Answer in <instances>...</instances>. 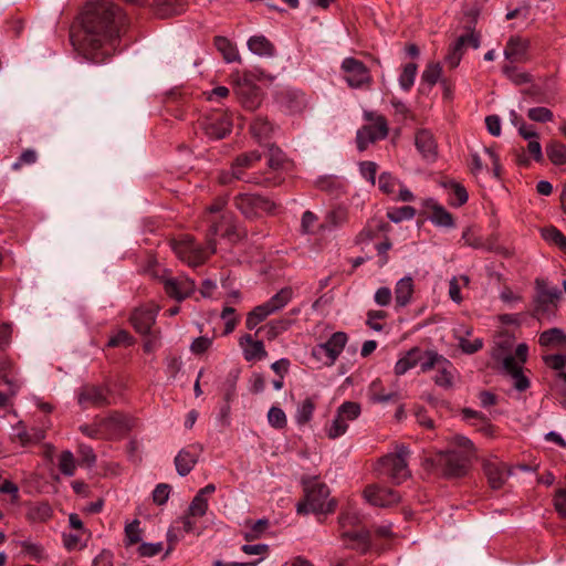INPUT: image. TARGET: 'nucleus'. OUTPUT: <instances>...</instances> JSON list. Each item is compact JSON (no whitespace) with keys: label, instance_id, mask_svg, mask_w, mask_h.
<instances>
[{"label":"nucleus","instance_id":"7c9ffc66","mask_svg":"<svg viewBox=\"0 0 566 566\" xmlns=\"http://www.w3.org/2000/svg\"><path fill=\"white\" fill-rule=\"evenodd\" d=\"M367 396L373 403H388L398 399V394L390 391L386 392L382 388L380 379H375L368 388Z\"/></svg>","mask_w":566,"mask_h":566},{"label":"nucleus","instance_id":"cd10ccee","mask_svg":"<svg viewBox=\"0 0 566 566\" xmlns=\"http://www.w3.org/2000/svg\"><path fill=\"white\" fill-rule=\"evenodd\" d=\"M538 344L546 348L565 349L566 333L558 327L546 329L539 334Z\"/></svg>","mask_w":566,"mask_h":566},{"label":"nucleus","instance_id":"ddd939ff","mask_svg":"<svg viewBox=\"0 0 566 566\" xmlns=\"http://www.w3.org/2000/svg\"><path fill=\"white\" fill-rule=\"evenodd\" d=\"M234 180H242L245 182L262 185V186H275L280 184L275 177H271L266 174H250L247 175L243 170H239L233 164L230 170L221 171L219 175V182L222 185H230Z\"/></svg>","mask_w":566,"mask_h":566},{"label":"nucleus","instance_id":"a18cd8bd","mask_svg":"<svg viewBox=\"0 0 566 566\" xmlns=\"http://www.w3.org/2000/svg\"><path fill=\"white\" fill-rule=\"evenodd\" d=\"M251 132L259 142H262L271 136L273 125L266 118L258 117L251 125Z\"/></svg>","mask_w":566,"mask_h":566},{"label":"nucleus","instance_id":"72a5a7b5","mask_svg":"<svg viewBox=\"0 0 566 566\" xmlns=\"http://www.w3.org/2000/svg\"><path fill=\"white\" fill-rule=\"evenodd\" d=\"M420 347H412L395 365V374L397 376L405 375L411 368L418 366L420 359Z\"/></svg>","mask_w":566,"mask_h":566},{"label":"nucleus","instance_id":"aec40b11","mask_svg":"<svg viewBox=\"0 0 566 566\" xmlns=\"http://www.w3.org/2000/svg\"><path fill=\"white\" fill-rule=\"evenodd\" d=\"M157 313L158 308L156 306L136 308L129 318L134 329L142 335L148 334L156 322Z\"/></svg>","mask_w":566,"mask_h":566},{"label":"nucleus","instance_id":"052dcab7","mask_svg":"<svg viewBox=\"0 0 566 566\" xmlns=\"http://www.w3.org/2000/svg\"><path fill=\"white\" fill-rule=\"evenodd\" d=\"M360 524V518L356 512L346 511L342 512L338 517V525L340 533L343 531H352L350 528L358 527Z\"/></svg>","mask_w":566,"mask_h":566},{"label":"nucleus","instance_id":"2f4dec72","mask_svg":"<svg viewBox=\"0 0 566 566\" xmlns=\"http://www.w3.org/2000/svg\"><path fill=\"white\" fill-rule=\"evenodd\" d=\"M442 360L446 363V365H437V367L434 368L437 370V375L434 376L433 380L437 386L449 389L453 386L455 369L449 359L443 357Z\"/></svg>","mask_w":566,"mask_h":566},{"label":"nucleus","instance_id":"de8ad7c7","mask_svg":"<svg viewBox=\"0 0 566 566\" xmlns=\"http://www.w3.org/2000/svg\"><path fill=\"white\" fill-rule=\"evenodd\" d=\"M400 184V180L388 171H384L379 175L378 188L385 195H394L396 192V188L399 187Z\"/></svg>","mask_w":566,"mask_h":566},{"label":"nucleus","instance_id":"c03bdc74","mask_svg":"<svg viewBox=\"0 0 566 566\" xmlns=\"http://www.w3.org/2000/svg\"><path fill=\"white\" fill-rule=\"evenodd\" d=\"M285 106L291 113H300L306 107L304 93L291 91L285 94Z\"/></svg>","mask_w":566,"mask_h":566},{"label":"nucleus","instance_id":"4468645a","mask_svg":"<svg viewBox=\"0 0 566 566\" xmlns=\"http://www.w3.org/2000/svg\"><path fill=\"white\" fill-rule=\"evenodd\" d=\"M200 125L205 130V134L212 139L224 138L232 128L231 118L227 114L220 112L206 116L201 120Z\"/></svg>","mask_w":566,"mask_h":566},{"label":"nucleus","instance_id":"393cba45","mask_svg":"<svg viewBox=\"0 0 566 566\" xmlns=\"http://www.w3.org/2000/svg\"><path fill=\"white\" fill-rule=\"evenodd\" d=\"M340 538L352 543L347 545V547L360 551L361 553H366L371 545L370 532L364 527L353 531H343Z\"/></svg>","mask_w":566,"mask_h":566},{"label":"nucleus","instance_id":"f8f14e48","mask_svg":"<svg viewBox=\"0 0 566 566\" xmlns=\"http://www.w3.org/2000/svg\"><path fill=\"white\" fill-rule=\"evenodd\" d=\"M111 390L107 386L87 384L77 392V402L83 408L104 407L109 405Z\"/></svg>","mask_w":566,"mask_h":566},{"label":"nucleus","instance_id":"39448f33","mask_svg":"<svg viewBox=\"0 0 566 566\" xmlns=\"http://www.w3.org/2000/svg\"><path fill=\"white\" fill-rule=\"evenodd\" d=\"M535 290L533 316L538 321H551L556 315L560 291L557 286H551L545 279L541 277L535 280Z\"/></svg>","mask_w":566,"mask_h":566},{"label":"nucleus","instance_id":"79ce46f5","mask_svg":"<svg viewBox=\"0 0 566 566\" xmlns=\"http://www.w3.org/2000/svg\"><path fill=\"white\" fill-rule=\"evenodd\" d=\"M262 155L258 150H252L249 153H244L239 155L235 160L233 161V165L239 168V170H243L245 174L247 169H252L255 167V165L261 160Z\"/></svg>","mask_w":566,"mask_h":566},{"label":"nucleus","instance_id":"6e6d98bb","mask_svg":"<svg viewBox=\"0 0 566 566\" xmlns=\"http://www.w3.org/2000/svg\"><path fill=\"white\" fill-rule=\"evenodd\" d=\"M416 216V209L411 206L394 208L387 212V218L395 223L411 220Z\"/></svg>","mask_w":566,"mask_h":566},{"label":"nucleus","instance_id":"9b49d317","mask_svg":"<svg viewBox=\"0 0 566 566\" xmlns=\"http://www.w3.org/2000/svg\"><path fill=\"white\" fill-rule=\"evenodd\" d=\"M347 343V335L343 332L334 333L327 342L316 345L312 349V355L326 366H332L343 352Z\"/></svg>","mask_w":566,"mask_h":566},{"label":"nucleus","instance_id":"2eb2a0df","mask_svg":"<svg viewBox=\"0 0 566 566\" xmlns=\"http://www.w3.org/2000/svg\"><path fill=\"white\" fill-rule=\"evenodd\" d=\"M99 419L105 439L120 438L134 426L133 419L119 412H113L109 417Z\"/></svg>","mask_w":566,"mask_h":566},{"label":"nucleus","instance_id":"a878e982","mask_svg":"<svg viewBox=\"0 0 566 566\" xmlns=\"http://www.w3.org/2000/svg\"><path fill=\"white\" fill-rule=\"evenodd\" d=\"M239 344L243 349L244 359L248 361L261 360L268 356L263 342L254 340L250 334L241 336Z\"/></svg>","mask_w":566,"mask_h":566},{"label":"nucleus","instance_id":"c85d7f7f","mask_svg":"<svg viewBox=\"0 0 566 566\" xmlns=\"http://www.w3.org/2000/svg\"><path fill=\"white\" fill-rule=\"evenodd\" d=\"M415 144L418 149V151L426 158V159H434L437 156V145L433 139L432 134L427 129H421L417 132L415 137Z\"/></svg>","mask_w":566,"mask_h":566},{"label":"nucleus","instance_id":"9d476101","mask_svg":"<svg viewBox=\"0 0 566 566\" xmlns=\"http://www.w3.org/2000/svg\"><path fill=\"white\" fill-rule=\"evenodd\" d=\"M234 205L247 218H254L263 212L271 213L276 208L269 198L252 193L238 195L234 198Z\"/></svg>","mask_w":566,"mask_h":566},{"label":"nucleus","instance_id":"603ef678","mask_svg":"<svg viewBox=\"0 0 566 566\" xmlns=\"http://www.w3.org/2000/svg\"><path fill=\"white\" fill-rule=\"evenodd\" d=\"M348 429V421L336 411V416L332 423L326 428V434L329 439H337L346 433Z\"/></svg>","mask_w":566,"mask_h":566},{"label":"nucleus","instance_id":"8fccbe9b","mask_svg":"<svg viewBox=\"0 0 566 566\" xmlns=\"http://www.w3.org/2000/svg\"><path fill=\"white\" fill-rule=\"evenodd\" d=\"M542 237L545 241L557 245L563 252L566 253V237L555 227L544 228Z\"/></svg>","mask_w":566,"mask_h":566},{"label":"nucleus","instance_id":"6ab92c4d","mask_svg":"<svg viewBox=\"0 0 566 566\" xmlns=\"http://www.w3.org/2000/svg\"><path fill=\"white\" fill-rule=\"evenodd\" d=\"M483 470L488 478L489 485L493 490L501 489L510 474L506 464L496 458L488 459L483 462Z\"/></svg>","mask_w":566,"mask_h":566},{"label":"nucleus","instance_id":"7ed1b4c3","mask_svg":"<svg viewBox=\"0 0 566 566\" xmlns=\"http://www.w3.org/2000/svg\"><path fill=\"white\" fill-rule=\"evenodd\" d=\"M304 500L296 504L298 514H327L336 507L335 500L326 501L329 496V489L326 484L316 480L308 482L304 486Z\"/></svg>","mask_w":566,"mask_h":566},{"label":"nucleus","instance_id":"338daca9","mask_svg":"<svg viewBox=\"0 0 566 566\" xmlns=\"http://www.w3.org/2000/svg\"><path fill=\"white\" fill-rule=\"evenodd\" d=\"M208 501L201 495H197L192 499L187 513L191 516L201 517L207 513Z\"/></svg>","mask_w":566,"mask_h":566},{"label":"nucleus","instance_id":"69168bd1","mask_svg":"<svg viewBox=\"0 0 566 566\" xmlns=\"http://www.w3.org/2000/svg\"><path fill=\"white\" fill-rule=\"evenodd\" d=\"M20 546L31 559L40 562L44 558V548L40 544L22 541Z\"/></svg>","mask_w":566,"mask_h":566},{"label":"nucleus","instance_id":"4d7b16f0","mask_svg":"<svg viewBox=\"0 0 566 566\" xmlns=\"http://www.w3.org/2000/svg\"><path fill=\"white\" fill-rule=\"evenodd\" d=\"M416 74L417 64L408 63L405 65L399 76V85L403 91H409L413 86Z\"/></svg>","mask_w":566,"mask_h":566},{"label":"nucleus","instance_id":"0e129e2a","mask_svg":"<svg viewBox=\"0 0 566 566\" xmlns=\"http://www.w3.org/2000/svg\"><path fill=\"white\" fill-rule=\"evenodd\" d=\"M442 69L438 63H431L427 65L426 70L422 72L421 80L423 83L429 86H433L441 76Z\"/></svg>","mask_w":566,"mask_h":566},{"label":"nucleus","instance_id":"c9c22d12","mask_svg":"<svg viewBox=\"0 0 566 566\" xmlns=\"http://www.w3.org/2000/svg\"><path fill=\"white\" fill-rule=\"evenodd\" d=\"M291 325L292 321L290 318L272 319L271 322L259 328L258 332L263 331L265 333V337L269 340H273L279 335L287 331Z\"/></svg>","mask_w":566,"mask_h":566},{"label":"nucleus","instance_id":"5701e85b","mask_svg":"<svg viewBox=\"0 0 566 566\" xmlns=\"http://www.w3.org/2000/svg\"><path fill=\"white\" fill-rule=\"evenodd\" d=\"M503 369L512 377L516 390L524 391L530 387V380L524 376L522 365L514 356H506L503 359Z\"/></svg>","mask_w":566,"mask_h":566},{"label":"nucleus","instance_id":"dca6fc26","mask_svg":"<svg viewBox=\"0 0 566 566\" xmlns=\"http://www.w3.org/2000/svg\"><path fill=\"white\" fill-rule=\"evenodd\" d=\"M203 448L199 443L181 449L175 457L176 471L180 476L188 475L197 464Z\"/></svg>","mask_w":566,"mask_h":566},{"label":"nucleus","instance_id":"37998d69","mask_svg":"<svg viewBox=\"0 0 566 566\" xmlns=\"http://www.w3.org/2000/svg\"><path fill=\"white\" fill-rule=\"evenodd\" d=\"M315 402L312 398H306L303 400L296 409L295 421L297 424L303 426L307 423L314 413Z\"/></svg>","mask_w":566,"mask_h":566},{"label":"nucleus","instance_id":"f704fd0d","mask_svg":"<svg viewBox=\"0 0 566 566\" xmlns=\"http://www.w3.org/2000/svg\"><path fill=\"white\" fill-rule=\"evenodd\" d=\"M249 50L259 56H273L274 45L264 35H253L248 40Z\"/></svg>","mask_w":566,"mask_h":566},{"label":"nucleus","instance_id":"864d4df0","mask_svg":"<svg viewBox=\"0 0 566 566\" xmlns=\"http://www.w3.org/2000/svg\"><path fill=\"white\" fill-rule=\"evenodd\" d=\"M336 411L339 413V417H343L349 422L356 420L360 416L361 407L358 402L345 401Z\"/></svg>","mask_w":566,"mask_h":566},{"label":"nucleus","instance_id":"e433bc0d","mask_svg":"<svg viewBox=\"0 0 566 566\" xmlns=\"http://www.w3.org/2000/svg\"><path fill=\"white\" fill-rule=\"evenodd\" d=\"M347 220L348 210L345 207L339 206L327 212L322 227L331 230L344 226Z\"/></svg>","mask_w":566,"mask_h":566},{"label":"nucleus","instance_id":"bf43d9fd","mask_svg":"<svg viewBox=\"0 0 566 566\" xmlns=\"http://www.w3.org/2000/svg\"><path fill=\"white\" fill-rule=\"evenodd\" d=\"M59 469L62 474L72 476L75 473V459L71 451H63L59 459Z\"/></svg>","mask_w":566,"mask_h":566},{"label":"nucleus","instance_id":"1a4fd4ad","mask_svg":"<svg viewBox=\"0 0 566 566\" xmlns=\"http://www.w3.org/2000/svg\"><path fill=\"white\" fill-rule=\"evenodd\" d=\"M366 118L368 120H374V123L358 129L356 143L359 151H364L369 144L385 139L388 135V124L384 116L377 115L374 118L371 114L368 113L366 114Z\"/></svg>","mask_w":566,"mask_h":566},{"label":"nucleus","instance_id":"20e7f679","mask_svg":"<svg viewBox=\"0 0 566 566\" xmlns=\"http://www.w3.org/2000/svg\"><path fill=\"white\" fill-rule=\"evenodd\" d=\"M410 450L405 444H397L394 453L380 458L378 461V471L380 474L389 478L394 483L401 484L410 478L408 468V457Z\"/></svg>","mask_w":566,"mask_h":566},{"label":"nucleus","instance_id":"ea45409f","mask_svg":"<svg viewBox=\"0 0 566 566\" xmlns=\"http://www.w3.org/2000/svg\"><path fill=\"white\" fill-rule=\"evenodd\" d=\"M420 359L418 366L421 373H428L437 367L438 364H444L442 360L444 356L438 354L436 350H423L420 348Z\"/></svg>","mask_w":566,"mask_h":566},{"label":"nucleus","instance_id":"e2e57ef3","mask_svg":"<svg viewBox=\"0 0 566 566\" xmlns=\"http://www.w3.org/2000/svg\"><path fill=\"white\" fill-rule=\"evenodd\" d=\"M527 117L533 122L547 123L554 119V114L547 107L537 106L527 111Z\"/></svg>","mask_w":566,"mask_h":566},{"label":"nucleus","instance_id":"bb28decb","mask_svg":"<svg viewBox=\"0 0 566 566\" xmlns=\"http://www.w3.org/2000/svg\"><path fill=\"white\" fill-rule=\"evenodd\" d=\"M2 385L9 387L11 395H17L22 386V380L14 374L9 359L0 360V386Z\"/></svg>","mask_w":566,"mask_h":566},{"label":"nucleus","instance_id":"a19ab883","mask_svg":"<svg viewBox=\"0 0 566 566\" xmlns=\"http://www.w3.org/2000/svg\"><path fill=\"white\" fill-rule=\"evenodd\" d=\"M546 155L553 165H564L566 164V145L553 140L546 146Z\"/></svg>","mask_w":566,"mask_h":566},{"label":"nucleus","instance_id":"4c0bfd02","mask_svg":"<svg viewBox=\"0 0 566 566\" xmlns=\"http://www.w3.org/2000/svg\"><path fill=\"white\" fill-rule=\"evenodd\" d=\"M292 297L293 290L291 287H283L263 304L272 314H274L275 312L283 308L292 300Z\"/></svg>","mask_w":566,"mask_h":566},{"label":"nucleus","instance_id":"423d86ee","mask_svg":"<svg viewBox=\"0 0 566 566\" xmlns=\"http://www.w3.org/2000/svg\"><path fill=\"white\" fill-rule=\"evenodd\" d=\"M467 15L470 18L469 25L465 27L467 33L460 35L449 48L446 55V63L449 67L454 69L459 65L465 48L471 46L478 49L480 46V34L474 32L472 24L475 23L478 13L469 11Z\"/></svg>","mask_w":566,"mask_h":566},{"label":"nucleus","instance_id":"680f3d73","mask_svg":"<svg viewBox=\"0 0 566 566\" xmlns=\"http://www.w3.org/2000/svg\"><path fill=\"white\" fill-rule=\"evenodd\" d=\"M268 421L271 427L275 429H283L286 427L287 419L285 412L280 407H271L268 412Z\"/></svg>","mask_w":566,"mask_h":566},{"label":"nucleus","instance_id":"13d9d810","mask_svg":"<svg viewBox=\"0 0 566 566\" xmlns=\"http://www.w3.org/2000/svg\"><path fill=\"white\" fill-rule=\"evenodd\" d=\"M142 528L139 520H134L125 526L126 545L132 546L142 541Z\"/></svg>","mask_w":566,"mask_h":566},{"label":"nucleus","instance_id":"c756f323","mask_svg":"<svg viewBox=\"0 0 566 566\" xmlns=\"http://www.w3.org/2000/svg\"><path fill=\"white\" fill-rule=\"evenodd\" d=\"M226 205H227V199L222 198V197H219L206 209L207 221L210 223V226L212 224V221L218 223V226L220 228V233H222L223 235L224 234H229V228H227L223 231V222L227 221V222L230 223L231 222V217L222 214L220 217L221 220L218 221L216 214L220 213L223 210V208L226 207Z\"/></svg>","mask_w":566,"mask_h":566},{"label":"nucleus","instance_id":"b1692460","mask_svg":"<svg viewBox=\"0 0 566 566\" xmlns=\"http://www.w3.org/2000/svg\"><path fill=\"white\" fill-rule=\"evenodd\" d=\"M424 207L431 210L429 220L437 227L453 228L454 220L452 214L446 210L444 207L436 202L434 199L429 198L424 200Z\"/></svg>","mask_w":566,"mask_h":566},{"label":"nucleus","instance_id":"49530a36","mask_svg":"<svg viewBox=\"0 0 566 566\" xmlns=\"http://www.w3.org/2000/svg\"><path fill=\"white\" fill-rule=\"evenodd\" d=\"M272 313L269 311V308L264 304L255 306L247 316V319H245L247 328L248 329L255 328L261 322H263Z\"/></svg>","mask_w":566,"mask_h":566},{"label":"nucleus","instance_id":"58836bf2","mask_svg":"<svg viewBox=\"0 0 566 566\" xmlns=\"http://www.w3.org/2000/svg\"><path fill=\"white\" fill-rule=\"evenodd\" d=\"M214 45L222 54L226 62L231 63L240 60L235 45L224 36H216Z\"/></svg>","mask_w":566,"mask_h":566},{"label":"nucleus","instance_id":"a211bd4d","mask_svg":"<svg viewBox=\"0 0 566 566\" xmlns=\"http://www.w3.org/2000/svg\"><path fill=\"white\" fill-rule=\"evenodd\" d=\"M367 501L380 507H389L400 501V495L397 491L379 485H369L364 491Z\"/></svg>","mask_w":566,"mask_h":566},{"label":"nucleus","instance_id":"5fc2aeb1","mask_svg":"<svg viewBox=\"0 0 566 566\" xmlns=\"http://www.w3.org/2000/svg\"><path fill=\"white\" fill-rule=\"evenodd\" d=\"M51 516L52 509L48 503H39L28 512V518L32 522H45Z\"/></svg>","mask_w":566,"mask_h":566},{"label":"nucleus","instance_id":"4be33fe9","mask_svg":"<svg viewBox=\"0 0 566 566\" xmlns=\"http://www.w3.org/2000/svg\"><path fill=\"white\" fill-rule=\"evenodd\" d=\"M528 41L518 36H512L504 49V56L511 63H523L528 60Z\"/></svg>","mask_w":566,"mask_h":566},{"label":"nucleus","instance_id":"774afa93","mask_svg":"<svg viewBox=\"0 0 566 566\" xmlns=\"http://www.w3.org/2000/svg\"><path fill=\"white\" fill-rule=\"evenodd\" d=\"M554 507L558 515L563 518H566V489L560 488L556 491L554 495Z\"/></svg>","mask_w":566,"mask_h":566},{"label":"nucleus","instance_id":"412c9836","mask_svg":"<svg viewBox=\"0 0 566 566\" xmlns=\"http://www.w3.org/2000/svg\"><path fill=\"white\" fill-rule=\"evenodd\" d=\"M235 94L247 109H255L261 103L259 86L248 78H243L237 83Z\"/></svg>","mask_w":566,"mask_h":566},{"label":"nucleus","instance_id":"3c124183","mask_svg":"<svg viewBox=\"0 0 566 566\" xmlns=\"http://www.w3.org/2000/svg\"><path fill=\"white\" fill-rule=\"evenodd\" d=\"M286 160L285 154L275 145H270L268 149V167L273 170L283 168Z\"/></svg>","mask_w":566,"mask_h":566},{"label":"nucleus","instance_id":"f03ea898","mask_svg":"<svg viewBox=\"0 0 566 566\" xmlns=\"http://www.w3.org/2000/svg\"><path fill=\"white\" fill-rule=\"evenodd\" d=\"M219 233L220 228L218 223L212 221L207 233V248L196 243L190 235H182L180 239L171 240L170 247L179 260L190 266H198L216 252L217 242L214 237Z\"/></svg>","mask_w":566,"mask_h":566},{"label":"nucleus","instance_id":"6e6552de","mask_svg":"<svg viewBox=\"0 0 566 566\" xmlns=\"http://www.w3.org/2000/svg\"><path fill=\"white\" fill-rule=\"evenodd\" d=\"M340 69L345 74L344 80L352 88L369 87L373 83L369 69L355 57H345Z\"/></svg>","mask_w":566,"mask_h":566},{"label":"nucleus","instance_id":"f3484780","mask_svg":"<svg viewBox=\"0 0 566 566\" xmlns=\"http://www.w3.org/2000/svg\"><path fill=\"white\" fill-rule=\"evenodd\" d=\"M166 294L176 301H182L190 296L195 289V282L185 276L163 279Z\"/></svg>","mask_w":566,"mask_h":566},{"label":"nucleus","instance_id":"0eeeda50","mask_svg":"<svg viewBox=\"0 0 566 566\" xmlns=\"http://www.w3.org/2000/svg\"><path fill=\"white\" fill-rule=\"evenodd\" d=\"M468 455L459 451L439 452L432 459V465L446 478H460L465 475L469 465Z\"/></svg>","mask_w":566,"mask_h":566},{"label":"nucleus","instance_id":"473e14b6","mask_svg":"<svg viewBox=\"0 0 566 566\" xmlns=\"http://www.w3.org/2000/svg\"><path fill=\"white\" fill-rule=\"evenodd\" d=\"M413 293V281L411 276L400 279L395 287V301L397 306L405 307L409 304Z\"/></svg>","mask_w":566,"mask_h":566},{"label":"nucleus","instance_id":"f257e3e1","mask_svg":"<svg viewBox=\"0 0 566 566\" xmlns=\"http://www.w3.org/2000/svg\"><path fill=\"white\" fill-rule=\"evenodd\" d=\"M126 17L113 2H88L82 13L81 27L71 32L74 49L87 61L102 63L115 51Z\"/></svg>","mask_w":566,"mask_h":566},{"label":"nucleus","instance_id":"09e8293b","mask_svg":"<svg viewBox=\"0 0 566 566\" xmlns=\"http://www.w3.org/2000/svg\"><path fill=\"white\" fill-rule=\"evenodd\" d=\"M502 72L515 85L526 84L532 80L530 73L518 71L513 64H505L502 67Z\"/></svg>","mask_w":566,"mask_h":566}]
</instances>
